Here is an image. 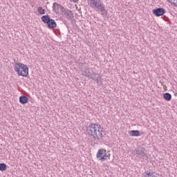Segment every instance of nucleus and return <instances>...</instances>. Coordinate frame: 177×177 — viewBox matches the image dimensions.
<instances>
[{
    "instance_id": "obj_11",
    "label": "nucleus",
    "mask_w": 177,
    "mask_h": 177,
    "mask_svg": "<svg viewBox=\"0 0 177 177\" xmlns=\"http://www.w3.org/2000/svg\"><path fill=\"white\" fill-rule=\"evenodd\" d=\"M82 74L84 75V77H87L88 80L92 78V73H91V71H89V68H84L82 71Z\"/></svg>"
},
{
    "instance_id": "obj_9",
    "label": "nucleus",
    "mask_w": 177,
    "mask_h": 177,
    "mask_svg": "<svg viewBox=\"0 0 177 177\" xmlns=\"http://www.w3.org/2000/svg\"><path fill=\"white\" fill-rule=\"evenodd\" d=\"M63 16L67 19V20H73L74 19V13H73V11L64 8V10L62 11Z\"/></svg>"
},
{
    "instance_id": "obj_14",
    "label": "nucleus",
    "mask_w": 177,
    "mask_h": 177,
    "mask_svg": "<svg viewBox=\"0 0 177 177\" xmlns=\"http://www.w3.org/2000/svg\"><path fill=\"white\" fill-rule=\"evenodd\" d=\"M129 134L130 136H139V135H140V132L138 130H131L129 131Z\"/></svg>"
},
{
    "instance_id": "obj_17",
    "label": "nucleus",
    "mask_w": 177,
    "mask_h": 177,
    "mask_svg": "<svg viewBox=\"0 0 177 177\" xmlns=\"http://www.w3.org/2000/svg\"><path fill=\"white\" fill-rule=\"evenodd\" d=\"M154 174L153 172L150 171H145V177H154Z\"/></svg>"
},
{
    "instance_id": "obj_18",
    "label": "nucleus",
    "mask_w": 177,
    "mask_h": 177,
    "mask_svg": "<svg viewBox=\"0 0 177 177\" xmlns=\"http://www.w3.org/2000/svg\"><path fill=\"white\" fill-rule=\"evenodd\" d=\"M37 12L40 15H45V9L42 8V7H38Z\"/></svg>"
},
{
    "instance_id": "obj_19",
    "label": "nucleus",
    "mask_w": 177,
    "mask_h": 177,
    "mask_svg": "<svg viewBox=\"0 0 177 177\" xmlns=\"http://www.w3.org/2000/svg\"><path fill=\"white\" fill-rule=\"evenodd\" d=\"M71 1V2H77V1H78V0H70Z\"/></svg>"
},
{
    "instance_id": "obj_13",
    "label": "nucleus",
    "mask_w": 177,
    "mask_h": 177,
    "mask_svg": "<svg viewBox=\"0 0 177 177\" xmlns=\"http://www.w3.org/2000/svg\"><path fill=\"white\" fill-rule=\"evenodd\" d=\"M163 99H165V100L167 102H169L172 99V95L169 93H166L163 94Z\"/></svg>"
},
{
    "instance_id": "obj_4",
    "label": "nucleus",
    "mask_w": 177,
    "mask_h": 177,
    "mask_svg": "<svg viewBox=\"0 0 177 177\" xmlns=\"http://www.w3.org/2000/svg\"><path fill=\"white\" fill-rule=\"evenodd\" d=\"M41 21L44 23V24H47L48 27L53 30V28H56L57 27V24L55 21V19H50L49 15H44L41 17Z\"/></svg>"
},
{
    "instance_id": "obj_16",
    "label": "nucleus",
    "mask_w": 177,
    "mask_h": 177,
    "mask_svg": "<svg viewBox=\"0 0 177 177\" xmlns=\"http://www.w3.org/2000/svg\"><path fill=\"white\" fill-rule=\"evenodd\" d=\"M167 2H169V3H171L172 6H175V8H177V0H167Z\"/></svg>"
},
{
    "instance_id": "obj_7",
    "label": "nucleus",
    "mask_w": 177,
    "mask_h": 177,
    "mask_svg": "<svg viewBox=\"0 0 177 177\" xmlns=\"http://www.w3.org/2000/svg\"><path fill=\"white\" fill-rule=\"evenodd\" d=\"M91 80H93V81H95L97 84V85H102L103 84V78L102 77V75L100 74L93 72L92 73Z\"/></svg>"
},
{
    "instance_id": "obj_8",
    "label": "nucleus",
    "mask_w": 177,
    "mask_h": 177,
    "mask_svg": "<svg viewBox=\"0 0 177 177\" xmlns=\"http://www.w3.org/2000/svg\"><path fill=\"white\" fill-rule=\"evenodd\" d=\"M166 12L167 11L165 10V9L162 8H158L152 10L153 15L156 16V17H160V16H164Z\"/></svg>"
},
{
    "instance_id": "obj_6",
    "label": "nucleus",
    "mask_w": 177,
    "mask_h": 177,
    "mask_svg": "<svg viewBox=\"0 0 177 177\" xmlns=\"http://www.w3.org/2000/svg\"><path fill=\"white\" fill-rule=\"evenodd\" d=\"M132 154L133 156L136 154L138 157H140L143 159L147 156L146 153V149L143 147H138L136 150H133Z\"/></svg>"
},
{
    "instance_id": "obj_2",
    "label": "nucleus",
    "mask_w": 177,
    "mask_h": 177,
    "mask_svg": "<svg viewBox=\"0 0 177 177\" xmlns=\"http://www.w3.org/2000/svg\"><path fill=\"white\" fill-rule=\"evenodd\" d=\"M88 3L93 9H95L97 12H100L102 16L107 15V11L103 1L100 0H88Z\"/></svg>"
},
{
    "instance_id": "obj_12",
    "label": "nucleus",
    "mask_w": 177,
    "mask_h": 177,
    "mask_svg": "<svg viewBox=\"0 0 177 177\" xmlns=\"http://www.w3.org/2000/svg\"><path fill=\"white\" fill-rule=\"evenodd\" d=\"M19 102L21 104H26L28 103V98L25 95H21L19 97Z\"/></svg>"
},
{
    "instance_id": "obj_5",
    "label": "nucleus",
    "mask_w": 177,
    "mask_h": 177,
    "mask_svg": "<svg viewBox=\"0 0 177 177\" xmlns=\"http://www.w3.org/2000/svg\"><path fill=\"white\" fill-rule=\"evenodd\" d=\"M96 157L100 161H106L107 160V151L106 149H100L98 150Z\"/></svg>"
},
{
    "instance_id": "obj_1",
    "label": "nucleus",
    "mask_w": 177,
    "mask_h": 177,
    "mask_svg": "<svg viewBox=\"0 0 177 177\" xmlns=\"http://www.w3.org/2000/svg\"><path fill=\"white\" fill-rule=\"evenodd\" d=\"M87 133L94 145H99L100 138H103L104 131L100 124L91 123L86 129Z\"/></svg>"
},
{
    "instance_id": "obj_15",
    "label": "nucleus",
    "mask_w": 177,
    "mask_h": 177,
    "mask_svg": "<svg viewBox=\"0 0 177 177\" xmlns=\"http://www.w3.org/2000/svg\"><path fill=\"white\" fill-rule=\"evenodd\" d=\"M6 168H8V166L5 163H0V171H6Z\"/></svg>"
},
{
    "instance_id": "obj_10",
    "label": "nucleus",
    "mask_w": 177,
    "mask_h": 177,
    "mask_svg": "<svg viewBox=\"0 0 177 177\" xmlns=\"http://www.w3.org/2000/svg\"><path fill=\"white\" fill-rule=\"evenodd\" d=\"M53 9L55 10V12L59 13L60 12H63L64 10V7L63 6L57 3H54L53 6Z\"/></svg>"
},
{
    "instance_id": "obj_3",
    "label": "nucleus",
    "mask_w": 177,
    "mask_h": 177,
    "mask_svg": "<svg viewBox=\"0 0 177 177\" xmlns=\"http://www.w3.org/2000/svg\"><path fill=\"white\" fill-rule=\"evenodd\" d=\"M14 70L21 77H27L28 75V67L24 64L15 63L14 64Z\"/></svg>"
}]
</instances>
